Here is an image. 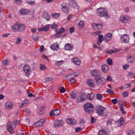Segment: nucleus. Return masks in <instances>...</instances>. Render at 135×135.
I'll return each instance as SVG.
<instances>
[{
  "label": "nucleus",
  "instance_id": "1",
  "mask_svg": "<svg viewBox=\"0 0 135 135\" xmlns=\"http://www.w3.org/2000/svg\"><path fill=\"white\" fill-rule=\"evenodd\" d=\"M26 28V26L23 24L17 22L11 28V30L15 32H22L24 31Z\"/></svg>",
  "mask_w": 135,
  "mask_h": 135
},
{
  "label": "nucleus",
  "instance_id": "2",
  "mask_svg": "<svg viewBox=\"0 0 135 135\" xmlns=\"http://www.w3.org/2000/svg\"><path fill=\"white\" fill-rule=\"evenodd\" d=\"M84 110L88 114L91 113L93 111L94 106L91 104L86 103L84 105Z\"/></svg>",
  "mask_w": 135,
  "mask_h": 135
},
{
  "label": "nucleus",
  "instance_id": "3",
  "mask_svg": "<svg viewBox=\"0 0 135 135\" xmlns=\"http://www.w3.org/2000/svg\"><path fill=\"white\" fill-rule=\"evenodd\" d=\"M98 15L101 17L108 16V13L104 11L103 8H100L98 9L97 11Z\"/></svg>",
  "mask_w": 135,
  "mask_h": 135
},
{
  "label": "nucleus",
  "instance_id": "4",
  "mask_svg": "<svg viewBox=\"0 0 135 135\" xmlns=\"http://www.w3.org/2000/svg\"><path fill=\"white\" fill-rule=\"evenodd\" d=\"M86 96L87 95L85 94L82 93L76 99V102L78 103L83 102L86 100Z\"/></svg>",
  "mask_w": 135,
  "mask_h": 135
},
{
  "label": "nucleus",
  "instance_id": "5",
  "mask_svg": "<svg viewBox=\"0 0 135 135\" xmlns=\"http://www.w3.org/2000/svg\"><path fill=\"white\" fill-rule=\"evenodd\" d=\"M91 25L93 29L96 30L100 29L103 27V24L102 23L100 22L93 23Z\"/></svg>",
  "mask_w": 135,
  "mask_h": 135
},
{
  "label": "nucleus",
  "instance_id": "6",
  "mask_svg": "<svg viewBox=\"0 0 135 135\" xmlns=\"http://www.w3.org/2000/svg\"><path fill=\"white\" fill-rule=\"evenodd\" d=\"M23 69L27 76L30 75L31 73V69L29 66L27 64H25L23 67Z\"/></svg>",
  "mask_w": 135,
  "mask_h": 135
},
{
  "label": "nucleus",
  "instance_id": "7",
  "mask_svg": "<svg viewBox=\"0 0 135 135\" xmlns=\"http://www.w3.org/2000/svg\"><path fill=\"white\" fill-rule=\"evenodd\" d=\"M64 124V122L61 120H57L55 121L54 123L53 126L55 128H57L60 126H62Z\"/></svg>",
  "mask_w": 135,
  "mask_h": 135
},
{
  "label": "nucleus",
  "instance_id": "8",
  "mask_svg": "<svg viewBox=\"0 0 135 135\" xmlns=\"http://www.w3.org/2000/svg\"><path fill=\"white\" fill-rule=\"evenodd\" d=\"M90 73L92 76L96 77H98L101 75V73L100 71L98 70H93L91 71Z\"/></svg>",
  "mask_w": 135,
  "mask_h": 135
},
{
  "label": "nucleus",
  "instance_id": "9",
  "mask_svg": "<svg viewBox=\"0 0 135 135\" xmlns=\"http://www.w3.org/2000/svg\"><path fill=\"white\" fill-rule=\"evenodd\" d=\"M129 37L127 35L123 34L121 36V41L124 43H127L129 40Z\"/></svg>",
  "mask_w": 135,
  "mask_h": 135
},
{
  "label": "nucleus",
  "instance_id": "10",
  "mask_svg": "<svg viewBox=\"0 0 135 135\" xmlns=\"http://www.w3.org/2000/svg\"><path fill=\"white\" fill-rule=\"evenodd\" d=\"M95 79L98 84L101 85L104 84V79L103 78L99 76L98 77L95 78Z\"/></svg>",
  "mask_w": 135,
  "mask_h": 135
},
{
  "label": "nucleus",
  "instance_id": "11",
  "mask_svg": "<svg viewBox=\"0 0 135 135\" xmlns=\"http://www.w3.org/2000/svg\"><path fill=\"white\" fill-rule=\"evenodd\" d=\"M69 4L76 9H78L79 8L77 3L75 0H69Z\"/></svg>",
  "mask_w": 135,
  "mask_h": 135
},
{
  "label": "nucleus",
  "instance_id": "12",
  "mask_svg": "<svg viewBox=\"0 0 135 135\" xmlns=\"http://www.w3.org/2000/svg\"><path fill=\"white\" fill-rule=\"evenodd\" d=\"M104 107L102 106H99L98 108H97L96 110L97 113L100 114L102 115H103L104 116L103 114H104Z\"/></svg>",
  "mask_w": 135,
  "mask_h": 135
},
{
  "label": "nucleus",
  "instance_id": "13",
  "mask_svg": "<svg viewBox=\"0 0 135 135\" xmlns=\"http://www.w3.org/2000/svg\"><path fill=\"white\" fill-rule=\"evenodd\" d=\"M94 80L92 79L88 80L86 81V83L90 87H94L95 85L94 84Z\"/></svg>",
  "mask_w": 135,
  "mask_h": 135
},
{
  "label": "nucleus",
  "instance_id": "14",
  "mask_svg": "<svg viewBox=\"0 0 135 135\" xmlns=\"http://www.w3.org/2000/svg\"><path fill=\"white\" fill-rule=\"evenodd\" d=\"M7 129L8 132L12 134L14 133L13 131V127L11 125V123L10 121H8L7 125Z\"/></svg>",
  "mask_w": 135,
  "mask_h": 135
},
{
  "label": "nucleus",
  "instance_id": "15",
  "mask_svg": "<svg viewBox=\"0 0 135 135\" xmlns=\"http://www.w3.org/2000/svg\"><path fill=\"white\" fill-rule=\"evenodd\" d=\"M72 62L75 64L77 65H79L80 64V61L79 59L76 57H74L72 59Z\"/></svg>",
  "mask_w": 135,
  "mask_h": 135
},
{
  "label": "nucleus",
  "instance_id": "16",
  "mask_svg": "<svg viewBox=\"0 0 135 135\" xmlns=\"http://www.w3.org/2000/svg\"><path fill=\"white\" fill-rule=\"evenodd\" d=\"M112 34L111 33H108L104 36V40H105L106 42L109 41L111 40Z\"/></svg>",
  "mask_w": 135,
  "mask_h": 135
},
{
  "label": "nucleus",
  "instance_id": "17",
  "mask_svg": "<svg viewBox=\"0 0 135 135\" xmlns=\"http://www.w3.org/2000/svg\"><path fill=\"white\" fill-rule=\"evenodd\" d=\"M5 107L7 109H11L13 107V104L11 102H7L5 104Z\"/></svg>",
  "mask_w": 135,
  "mask_h": 135
},
{
  "label": "nucleus",
  "instance_id": "18",
  "mask_svg": "<svg viewBox=\"0 0 135 135\" xmlns=\"http://www.w3.org/2000/svg\"><path fill=\"white\" fill-rule=\"evenodd\" d=\"M65 31V28L63 27H61L59 30L56 32L55 35V36L59 35L63 33Z\"/></svg>",
  "mask_w": 135,
  "mask_h": 135
},
{
  "label": "nucleus",
  "instance_id": "19",
  "mask_svg": "<svg viewBox=\"0 0 135 135\" xmlns=\"http://www.w3.org/2000/svg\"><path fill=\"white\" fill-rule=\"evenodd\" d=\"M116 123H117L118 124H119V127H121L122 126L124 123V120L123 118L122 117L120 118L119 120L116 121Z\"/></svg>",
  "mask_w": 135,
  "mask_h": 135
},
{
  "label": "nucleus",
  "instance_id": "20",
  "mask_svg": "<svg viewBox=\"0 0 135 135\" xmlns=\"http://www.w3.org/2000/svg\"><path fill=\"white\" fill-rule=\"evenodd\" d=\"M102 71L104 73H107L108 71V67L106 65H104L102 66Z\"/></svg>",
  "mask_w": 135,
  "mask_h": 135
},
{
  "label": "nucleus",
  "instance_id": "21",
  "mask_svg": "<svg viewBox=\"0 0 135 135\" xmlns=\"http://www.w3.org/2000/svg\"><path fill=\"white\" fill-rule=\"evenodd\" d=\"M42 16L43 17L46 19L47 21H49L50 18V16L49 15L47 12H44Z\"/></svg>",
  "mask_w": 135,
  "mask_h": 135
},
{
  "label": "nucleus",
  "instance_id": "22",
  "mask_svg": "<svg viewBox=\"0 0 135 135\" xmlns=\"http://www.w3.org/2000/svg\"><path fill=\"white\" fill-rule=\"evenodd\" d=\"M129 19V18L127 17L122 16L120 18V20L122 23H127Z\"/></svg>",
  "mask_w": 135,
  "mask_h": 135
},
{
  "label": "nucleus",
  "instance_id": "23",
  "mask_svg": "<svg viewBox=\"0 0 135 135\" xmlns=\"http://www.w3.org/2000/svg\"><path fill=\"white\" fill-rule=\"evenodd\" d=\"M30 11L29 10L24 8L22 9L20 11V12L22 15L27 14Z\"/></svg>",
  "mask_w": 135,
  "mask_h": 135
},
{
  "label": "nucleus",
  "instance_id": "24",
  "mask_svg": "<svg viewBox=\"0 0 135 135\" xmlns=\"http://www.w3.org/2000/svg\"><path fill=\"white\" fill-rule=\"evenodd\" d=\"M64 48L66 50L70 51L73 49V46L70 44H67L65 45Z\"/></svg>",
  "mask_w": 135,
  "mask_h": 135
},
{
  "label": "nucleus",
  "instance_id": "25",
  "mask_svg": "<svg viewBox=\"0 0 135 135\" xmlns=\"http://www.w3.org/2000/svg\"><path fill=\"white\" fill-rule=\"evenodd\" d=\"M78 92L76 91H73L71 94V98L73 99H75L76 98L77 96Z\"/></svg>",
  "mask_w": 135,
  "mask_h": 135
},
{
  "label": "nucleus",
  "instance_id": "26",
  "mask_svg": "<svg viewBox=\"0 0 135 135\" xmlns=\"http://www.w3.org/2000/svg\"><path fill=\"white\" fill-rule=\"evenodd\" d=\"M64 4H65L64 3L62 4V9L64 12L66 13H68L69 12L68 9L65 5H64Z\"/></svg>",
  "mask_w": 135,
  "mask_h": 135
},
{
  "label": "nucleus",
  "instance_id": "27",
  "mask_svg": "<svg viewBox=\"0 0 135 135\" xmlns=\"http://www.w3.org/2000/svg\"><path fill=\"white\" fill-rule=\"evenodd\" d=\"M49 27L46 25L43 27H41L40 28H39L38 29L39 30V31H43L46 32L48 30Z\"/></svg>",
  "mask_w": 135,
  "mask_h": 135
},
{
  "label": "nucleus",
  "instance_id": "28",
  "mask_svg": "<svg viewBox=\"0 0 135 135\" xmlns=\"http://www.w3.org/2000/svg\"><path fill=\"white\" fill-rule=\"evenodd\" d=\"M94 97V94L92 93L89 94L87 96V98L90 100H91L93 99Z\"/></svg>",
  "mask_w": 135,
  "mask_h": 135
},
{
  "label": "nucleus",
  "instance_id": "29",
  "mask_svg": "<svg viewBox=\"0 0 135 135\" xmlns=\"http://www.w3.org/2000/svg\"><path fill=\"white\" fill-rule=\"evenodd\" d=\"M127 60L128 62L132 63L134 61V58L131 56H129L127 58Z\"/></svg>",
  "mask_w": 135,
  "mask_h": 135
},
{
  "label": "nucleus",
  "instance_id": "30",
  "mask_svg": "<svg viewBox=\"0 0 135 135\" xmlns=\"http://www.w3.org/2000/svg\"><path fill=\"white\" fill-rule=\"evenodd\" d=\"M125 105H124V104H122L121 105L120 107V110L121 111L122 113L124 114H125L126 113V111L124 110L123 109L124 107H125Z\"/></svg>",
  "mask_w": 135,
  "mask_h": 135
},
{
  "label": "nucleus",
  "instance_id": "31",
  "mask_svg": "<svg viewBox=\"0 0 135 135\" xmlns=\"http://www.w3.org/2000/svg\"><path fill=\"white\" fill-rule=\"evenodd\" d=\"M45 120V119L43 118L40 119L37 122L38 123V124H40V126H41L43 125V124L44 123Z\"/></svg>",
  "mask_w": 135,
  "mask_h": 135
},
{
  "label": "nucleus",
  "instance_id": "32",
  "mask_svg": "<svg viewBox=\"0 0 135 135\" xmlns=\"http://www.w3.org/2000/svg\"><path fill=\"white\" fill-rule=\"evenodd\" d=\"M85 121L83 118H81L80 119L79 123L81 126H84Z\"/></svg>",
  "mask_w": 135,
  "mask_h": 135
},
{
  "label": "nucleus",
  "instance_id": "33",
  "mask_svg": "<svg viewBox=\"0 0 135 135\" xmlns=\"http://www.w3.org/2000/svg\"><path fill=\"white\" fill-rule=\"evenodd\" d=\"M60 14L59 13H55L52 14L51 16L52 17L55 18H57L59 17Z\"/></svg>",
  "mask_w": 135,
  "mask_h": 135
},
{
  "label": "nucleus",
  "instance_id": "34",
  "mask_svg": "<svg viewBox=\"0 0 135 135\" xmlns=\"http://www.w3.org/2000/svg\"><path fill=\"white\" fill-rule=\"evenodd\" d=\"M31 38L34 40L36 41H37L38 40L39 36L38 35L37 36L33 35L32 36Z\"/></svg>",
  "mask_w": 135,
  "mask_h": 135
},
{
  "label": "nucleus",
  "instance_id": "35",
  "mask_svg": "<svg viewBox=\"0 0 135 135\" xmlns=\"http://www.w3.org/2000/svg\"><path fill=\"white\" fill-rule=\"evenodd\" d=\"M113 120V119H109L107 121L106 123L108 125H110L112 123V121Z\"/></svg>",
  "mask_w": 135,
  "mask_h": 135
},
{
  "label": "nucleus",
  "instance_id": "36",
  "mask_svg": "<svg viewBox=\"0 0 135 135\" xmlns=\"http://www.w3.org/2000/svg\"><path fill=\"white\" fill-rule=\"evenodd\" d=\"M63 60L57 61L55 62V65L58 66H59L63 63Z\"/></svg>",
  "mask_w": 135,
  "mask_h": 135
},
{
  "label": "nucleus",
  "instance_id": "37",
  "mask_svg": "<svg viewBox=\"0 0 135 135\" xmlns=\"http://www.w3.org/2000/svg\"><path fill=\"white\" fill-rule=\"evenodd\" d=\"M98 39L99 42H102L104 40L103 36L102 35H99Z\"/></svg>",
  "mask_w": 135,
  "mask_h": 135
},
{
  "label": "nucleus",
  "instance_id": "38",
  "mask_svg": "<svg viewBox=\"0 0 135 135\" xmlns=\"http://www.w3.org/2000/svg\"><path fill=\"white\" fill-rule=\"evenodd\" d=\"M84 25V23L83 21H81L78 24V25L80 28H82Z\"/></svg>",
  "mask_w": 135,
  "mask_h": 135
},
{
  "label": "nucleus",
  "instance_id": "39",
  "mask_svg": "<svg viewBox=\"0 0 135 135\" xmlns=\"http://www.w3.org/2000/svg\"><path fill=\"white\" fill-rule=\"evenodd\" d=\"M60 110L58 109H57L54 110L55 115H57L59 114L60 113Z\"/></svg>",
  "mask_w": 135,
  "mask_h": 135
},
{
  "label": "nucleus",
  "instance_id": "40",
  "mask_svg": "<svg viewBox=\"0 0 135 135\" xmlns=\"http://www.w3.org/2000/svg\"><path fill=\"white\" fill-rule=\"evenodd\" d=\"M107 63L109 65H112L113 64L112 60L109 58L107 59Z\"/></svg>",
  "mask_w": 135,
  "mask_h": 135
},
{
  "label": "nucleus",
  "instance_id": "41",
  "mask_svg": "<svg viewBox=\"0 0 135 135\" xmlns=\"http://www.w3.org/2000/svg\"><path fill=\"white\" fill-rule=\"evenodd\" d=\"M22 39L20 37H18L17 38V41H16V44H19L22 41Z\"/></svg>",
  "mask_w": 135,
  "mask_h": 135
},
{
  "label": "nucleus",
  "instance_id": "42",
  "mask_svg": "<svg viewBox=\"0 0 135 135\" xmlns=\"http://www.w3.org/2000/svg\"><path fill=\"white\" fill-rule=\"evenodd\" d=\"M77 123V122L76 120L74 119H72L71 122V124L70 125H76Z\"/></svg>",
  "mask_w": 135,
  "mask_h": 135
},
{
  "label": "nucleus",
  "instance_id": "43",
  "mask_svg": "<svg viewBox=\"0 0 135 135\" xmlns=\"http://www.w3.org/2000/svg\"><path fill=\"white\" fill-rule=\"evenodd\" d=\"M50 47L53 51H57V49H56V48L55 47V44L51 45Z\"/></svg>",
  "mask_w": 135,
  "mask_h": 135
},
{
  "label": "nucleus",
  "instance_id": "44",
  "mask_svg": "<svg viewBox=\"0 0 135 135\" xmlns=\"http://www.w3.org/2000/svg\"><path fill=\"white\" fill-rule=\"evenodd\" d=\"M102 97V95L101 94H97L96 95V97L98 99H101Z\"/></svg>",
  "mask_w": 135,
  "mask_h": 135
},
{
  "label": "nucleus",
  "instance_id": "45",
  "mask_svg": "<svg viewBox=\"0 0 135 135\" xmlns=\"http://www.w3.org/2000/svg\"><path fill=\"white\" fill-rule=\"evenodd\" d=\"M8 62L7 60H3L2 61L3 65L4 66H6L8 65Z\"/></svg>",
  "mask_w": 135,
  "mask_h": 135
},
{
  "label": "nucleus",
  "instance_id": "46",
  "mask_svg": "<svg viewBox=\"0 0 135 135\" xmlns=\"http://www.w3.org/2000/svg\"><path fill=\"white\" fill-rule=\"evenodd\" d=\"M129 93L127 91H125L123 93L122 95L124 97H127Z\"/></svg>",
  "mask_w": 135,
  "mask_h": 135
},
{
  "label": "nucleus",
  "instance_id": "47",
  "mask_svg": "<svg viewBox=\"0 0 135 135\" xmlns=\"http://www.w3.org/2000/svg\"><path fill=\"white\" fill-rule=\"evenodd\" d=\"M96 119L93 118V117H91V122L92 123H95L96 121Z\"/></svg>",
  "mask_w": 135,
  "mask_h": 135
},
{
  "label": "nucleus",
  "instance_id": "48",
  "mask_svg": "<svg viewBox=\"0 0 135 135\" xmlns=\"http://www.w3.org/2000/svg\"><path fill=\"white\" fill-rule=\"evenodd\" d=\"M129 66L128 64L123 65V68L124 70H126L129 67Z\"/></svg>",
  "mask_w": 135,
  "mask_h": 135
},
{
  "label": "nucleus",
  "instance_id": "49",
  "mask_svg": "<svg viewBox=\"0 0 135 135\" xmlns=\"http://www.w3.org/2000/svg\"><path fill=\"white\" fill-rule=\"evenodd\" d=\"M40 68L41 70H45L46 69L45 66L42 64H40Z\"/></svg>",
  "mask_w": 135,
  "mask_h": 135
},
{
  "label": "nucleus",
  "instance_id": "50",
  "mask_svg": "<svg viewBox=\"0 0 135 135\" xmlns=\"http://www.w3.org/2000/svg\"><path fill=\"white\" fill-rule=\"evenodd\" d=\"M53 78L52 77H49L45 78L44 79L45 81H49L52 80Z\"/></svg>",
  "mask_w": 135,
  "mask_h": 135
},
{
  "label": "nucleus",
  "instance_id": "51",
  "mask_svg": "<svg viewBox=\"0 0 135 135\" xmlns=\"http://www.w3.org/2000/svg\"><path fill=\"white\" fill-rule=\"evenodd\" d=\"M74 27L73 26L70 28L69 29V31L70 33H72L74 31Z\"/></svg>",
  "mask_w": 135,
  "mask_h": 135
},
{
  "label": "nucleus",
  "instance_id": "52",
  "mask_svg": "<svg viewBox=\"0 0 135 135\" xmlns=\"http://www.w3.org/2000/svg\"><path fill=\"white\" fill-rule=\"evenodd\" d=\"M82 129L81 128L78 127L75 128V132H80V131H82Z\"/></svg>",
  "mask_w": 135,
  "mask_h": 135
},
{
  "label": "nucleus",
  "instance_id": "53",
  "mask_svg": "<svg viewBox=\"0 0 135 135\" xmlns=\"http://www.w3.org/2000/svg\"><path fill=\"white\" fill-rule=\"evenodd\" d=\"M65 91L66 90L65 89V88L63 87H62L60 89V91L61 93H64L65 92Z\"/></svg>",
  "mask_w": 135,
  "mask_h": 135
},
{
  "label": "nucleus",
  "instance_id": "54",
  "mask_svg": "<svg viewBox=\"0 0 135 135\" xmlns=\"http://www.w3.org/2000/svg\"><path fill=\"white\" fill-rule=\"evenodd\" d=\"M127 133L128 135H131L134 133V132L133 130H129L127 132Z\"/></svg>",
  "mask_w": 135,
  "mask_h": 135
},
{
  "label": "nucleus",
  "instance_id": "55",
  "mask_svg": "<svg viewBox=\"0 0 135 135\" xmlns=\"http://www.w3.org/2000/svg\"><path fill=\"white\" fill-rule=\"evenodd\" d=\"M72 120V119L68 118L66 120V122L68 124L70 125Z\"/></svg>",
  "mask_w": 135,
  "mask_h": 135
},
{
  "label": "nucleus",
  "instance_id": "56",
  "mask_svg": "<svg viewBox=\"0 0 135 135\" xmlns=\"http://www.w3.org/2000/svg\"><path fill=\"white\" fill-rule=\"evenodd\" d=\"M106 92L108 93L112 94L114 93L113 91L109 89H108L106 91Z\"/></svg>",
  "mask_w": 135,
  "mask_h": 135
},
{
  "label": "nucleus",
  "instance_id": "57",
  "mask_svg": "<svg viewBox=\"0 0 135 135\" xmlns=\"http://www.w3.org/2000/svg\"><path fill=\"white\" fill-rule=\"evenodd\" d=\"M106 53L109 54H112L113 53V50H111L106 51Z\"/></svg>",
  "mask_w": 135,
  "mask_h": 135
},
{
  "label": "nucleus",
  "instance_id": "58",
  "mask_svg": "<svg viewBox=\"0 0 135 135\" xmlns=\"http://www.w3.org/2000/svg\"><path fill=\"white\" fill-rule=\"evenodd\" d=\"M111 101L114 104H116L117 102V99H116L112 100Z\"/></svg>",
  "mask_w": 135,
  "mask_h": 135
},
{
  "label": "nucleus",
  "instance_id": "59",
  "mask_svg": "<svg viewBox=\"0 0 135 135\" xmlns=\"http://www.w3.org/2000/svg\"><path fill=\"white\" fill-rule=\"evenodd\" d=\"M54 114V110H52L50 112V116L52 117L55 115Z\"/></svg>",
  "mask_w": 135,
  "mask_h": 135
},
{
  "label": "nucleus",
  "instance_id": "60",
  "mask_svg": "<svg viewBox=\"0 0 135 135\" xmlns=\"http://www.w3.org/2000/svg\"><path fill=\"white\" fill-rule=\"evenodd\" d=\"M106 80L107 81H111L112 80V79L111 78L109 75H108L107 78L106 79Z\"/></svg>",
  "mask_w": 135,
  "mask_h": 135
},
{
  "label": "nucleus",
  "instance_id": "61",
  "mask_svg": "<svg viewBox=\"0 0 135 135\" xmlns=\"http://www.w3.org/2000/svg\"><path fill=\"white\" fill-rule=\"evenodd\" d=\"M27 3H28L30 4L31 5H32L34 3V1H31L30 0H29V1L27 0Z\"/></svg>",
  "mask_w": 135,
  "mask_h": 135
},
{
  "label": "nucleus",
  "instance_id": "62",
  "mask_svg": "<svg viewBox=\"0 0 135 135\" xmlns=\"http://www.w3.org/2000/svg\"><path fill=\"white\" fill-rule=\"evenodd\" d=\"M128 75L130 76H135V74L131 72H130L128 73Z\"/></svg>",
  "mask_w": 135,
  "mask_h": 135
},
{
  "label": "nucleus",
  "instance_id": "63",
  "mask_svg": "<svg viewBox=\"0 0 135 135\" xmlns=\"http://www.w3.org/2000/svg\"><path fill=\"white\" fill-rule=\"evenodd\" d=\"M44 46L43 45H42L40 47L39 51L40 52L43 51H44Z\"/></svg>",
  "mask_w": 135,
  "mask_h": 135
},
{
  "label": "nucleus",
  "instance_id": "64",
  "mask_svg": "<svg viewBox=\"0 0 135 135\" xmlns=\"http://www.w3.org/2000/svg\"><path fill=\"white\" fill-rule=\"evenodd\" d=\"M51 26L52 28L54 29L57 26V25L55 23L53 25H52Z\"/></svg>",
  "mask_w": 135,
  "mask_h": 135
}]
</instances>
